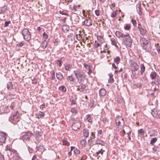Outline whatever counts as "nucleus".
Listing matches in <instances>:
<instances>
[{
	"mask_svg": "<svg viewBox=\"0 0 160 160\" xmlns=\"http://www.w3.org/2000/svg\"><path fill=\"white\" fill-rule=\"evenodd\" d=\"M69 30V27L67 25H64L62 27V30L64 32H68Z\"/></svg>",
	"mask_w": 160,
	"mask_h": 160,
	"instance_id": "obj_15",
	"label": "nucleus"
},
{
	"mask_svg": "<svg viewBox=\"0 0 160 160\" xmlns=\"http://www.w3.org/2000/svg\"><path fill=\"white\" fill-rule=\"evenodd\" d=\"M96 144H99L101 145H103L104 144V142L100 139H98L95 142Z\"/></svg>",
	"mask_w": 160,
	"mask_h": 160,
	"instance_id": "obj_23",
	"label": "nucleus"
},
{
	"mask_svg": "<svg viewBox=\"0 0 160 160\" xmlns=\"http://www.w3.org/2000/svg\"><path fill=\"white\" fill-rule=\"evenodd\" d=\"M84 24L87 26H90L92 25V20L90 19H87L84 21Z\"/></svg>",
	"mask_w": 160,
	"mask_h": 160,
	"instance_id": "obj_10",
	"label": "nucleus"
},
{
	"mask_svg": "<svg viewBox=\"0 0 160 160\" xmlns=\"http://www.w3.org/2000/svg\"><path fill=\"white\" fill-rule=\"evenodd\" d=\"M0 160H5L3 156L0 155Z\"/></svg>",
	"mask_w": 160,
	"mask_h": 160,
	"instance_id": "obj_64",
	"label": "nucleus"
},
{
	"mask_svg": "<svg viewBox=\"0 0 160 160\" xmlns=\"http://www.w3.org/2000/svg\"><path fill=\"white\" fill-rule=\"evenodd\" d=\"M78 6H77L76 5H74L73 6V7L71 8V10L74 12L77 11L78 7Z\"/></svg>",
	"mask_w": 160,
	"mask_h": 160,
	"instance_id": "obj_35",
	"label": "nucleus"
},
{
	"mask_svg": "<svg viewBox=\"0 0 160 160\" xmlns=\"http://www.w3.org/2000/svg\"><path fill=\"white\" fill-rule=\"evenodd\" d=\"M103 150H102V149H101L100 150L98 151L96 153L97 155H99V154L101 153V154L102 155L103 154Z\"/></svg>",
	"mask_w": 160,
	"mask_h": 160,
	"instance_id": "obj_49",
	"label": "nucleus"
},
{
	"mask_svg": "<svg viewBox=\"0 0 160 160\" xmlns=\"http://www.w3.org/2000/svg\"><path fill=\"white\" fill-rule=\"evenodd\" d=\"M5 10H6L5 9L3 10V9L0 8V14L3 13Z\"/></svg>",
	"mask_w": 160,
	"mask_h": 160,
	"instance_id": "obj_61",
	"label": "nucleus"
},
{
	"mask_svg": "<svg viewBox=\"0 0 160 160\" xmlns=\"http://www.w3.org/2000/svg\"><path fill=\"white\" fill-rule=\"evenodd\" d=\"M149 133L150 137L157 136L158 134V132L154 130H151Z\"/></svg>",
	"mask_w": 160,
	"mask_h": 160,
	"instance_id": "obj_19",
	"label": "nucleus"
},
{
	"mask_svg": "<svg viewBox=\"0 0 160 160\" xmlns=\"http://www.w3.org/2000/svg\"><path fill=\"white\" fill-rule=\"evenodd\" d=\"M145 67L143 64H141V73L142 74L144 71Z\"/></svg>",
	"mask_w": 160,
	"mask_h": 160,
	"instance_id": "obj_30",
	"label": "nucleus"
},
{
	"mask_svg": "<svg viewBox=\"0 0 160 160\" xmlns=\"http://www.w3.org/2000/svg\"><path fill=\"white\" fill-rule=\"evenodd\" d=\"M47 44L48 43L47 41H46V40H45L41 44L40 47V49L41 48H42L43 49L47 47Z\"/></svg>",
	"mask_w": 160,
	"mask_h": 160,
	"instance_id": "obj_18",
	"label": "nucleus"
},
{
	"mask_svg": "<svg viewBox=\"0 0 160 160\" xmlns=\"http://www.w3.org/2000/svg\"><path fill=\"white\" fill-rule=\"evenodd\" d=\"M124 28L126 30H129L130 28V27L128 25H127L124 27Z\"/></svg>",
	"mask_w": 160,
	"mask_h": 160,
	"instance_id": "obj_55",
	"label": "nucleus"
},
{
	"mask_svg": "<svg viewBox=\"0 0 160 160\" xmlns=\"http://www.w3.org/2000/svg\"><path fill=\"white\" fill-rule=\"evenodd\" d=\"M156 75L157 74L155 72H152L150 74V77L152 79H154L156 78Z\"/></svg>",
	"mask_w": 160,
	"mask_h": 160,
	"instance_id": "obj_28",
	"label": "nucleus"
},
{
	"mask_svg": "<svg viewBox=\"0 0 160 160\" xmlns=\"http://www.w3.org/2000/svg\"><path fill=\"white\" fill-rule=\"evenodd\" d=\"M120 61V58L119 57H117L114 59V62L117 64H118Z\"/></svg>",
	"mask_w": 160,
	"mask_h": 160,
	"instance_id": "obj_26",
	"label": "nucleus"
},
{
	"mask_svg": "<svg viewBox=\"0 0 160 160\" xmlns=\"http://www.w3.org/2000/svg\"><path fill=\"white\" fill-rule=\"evenodd\" d=\"M67 79L68 80H70L71 81H72V82L74 81V78L73 77L72 75H71L70 76H68L67 77Z\"/></svg>",
	"mask_w": 160,
	"mask_h": 160,
	"instance_id": "obj_31",
	"label": "nucleus"
},
{
	"mask_svg": "<svg viewBox=\"0 0 160 160\" xmlns=\"http://www.w3.org/2000/svg\"><path fill=\"white\" fill-rule=\"evenodd\" d=\"M97 39L100 42H103V38L101 36H97Z\"/></svg>",
	"mask_w": 160,
	"mask_h": 160,
	"instance_id": "obj_41",
	"label": "nucleus"
},
{
	"mask_svg": "<svg viewBox=\"0 0 160 160\" xmlns=\"http://www.w3.org/2000/svg\"><path fill=\"white\" fill-rule=\"evenodd\" d=\"M70 101L71 102H72V103H71L72 105L75 104L76 103H75V100H74L73 99L71 98V99H70Z\"/></svg>",
	"mask_w": 160,
	"mask_h": 160,
	"instance_id": "obj_48",
	"label": "nucleus"
},
{
	"mask_svg": "<svg viewBox=\"0 0 160 160\" xmlns=\"http://www.w3.org/2000/svg\"><path fill=\"white\" fill-rule=\"evenodd\" d=\"M20 157L19 156L18 154H15L13 157V160H18Z\"/></svg>",
	"mask_w": 160,
	"mask_h": 160,
	"instance_id": "obj_38",
	"label": "nucleus"
},
{
	"mask_svg": "<svg viewBox=\"0 0 160 160\" xmlns=\"http://www.w3.org/2000/svg\"><path fill=\"white\" fill-rule=\"evenodd\" d=\"M118 13V11L116 10L113 12L111 14V16L112 18L115 17Z\"/></svg>",
	"mask_w": 160,
	"mask_h": 160,
	"instance_id": "obj_32",
	"label": "nucleus"
},
{
	"mask_svg": "<svg viewBox=\"0 0 160 160\" xmlns=\"http://www.w3.org/2000/svg\"><path fill=\"white\" fill-rule=\"evenodd\" d=\"M37 80L35 78H34L33 80H32V83L33 84H36L37 83Z\"/></svg>",
	"mask_w": 160,
	"mask_h": 160,
	"instance_id": "obj_57",
	"label": "nucleus"
},
{
	"mask_svg": "<svg viewBox=\"0 0 160 160\" xmlns=\"http://www.w3.org/2000/svg\"><path fill=\"white\" fill-rule=\"evenodd\" d=\"M74 152L75 154H79L80 153V152L79 150L77 149H76L74 150Z\"/></svg>",
	"mask_w": 160,
	"mask_h": 160,
	"instance_id": "obj_47",
	"label": "nucleus"
},
{
	"mask_svg": "<svg viewBox=\"0 0 160 160\" xmlns=\"http://www.w3.org/2000/svg\"><path fill=\"white\" fill-rule=\"evenodd\" d=\"M59 89L60 90H61L63 92H65L66 90V88L63 86L59 87Z\"/></svg>",
	"mask_w": 160,
	"mask_h": 160,
	"instance_id": "obj_33",
	"label": "nucleus"
},
{
	"mask_svg": "<svg viewBox=\"0 0 160 160\" xmlns=\"http://www.w3.org/2000/svg\"><path fill=\"white\" fill-rule=\"evenodd\" d=\"M95 137V135L94 133L93 132H92L91 133V135L90 136V138L91 139H93Z\"/></svg>",
	"mask_w": 160,
	"mask_h": 160,
	"instance_id": "obj_54",
	"label": "nucleus"
},
{
	"mask_svg": "<svg viewBox=\"0 0 160 160\" xmlns=\"http://www.w3.org/2000/svg\"><path fill=\"white\" fill-rule=\"evenodd\" d=\"M116 122L118 125L121 127H122L124 124V122L123 118L121 116L117 117L116 119Z\"/></svg>",
	"mask_w": 160,
	"mask_h": 160,
	"instance_id": "obj_5",
	"label": "nucleus"
},
{
	"mask_svg": "<svg viewBox=\"0 0 160 160\" xmlns=\"http://www.w3.org/2000/svg\"><path fill=\"white\" fill-rule=\"evenodd\" d=\"M151 114L154 117H155L156 116V114L155 113L154 111L153 110L152 111Z\"/></svg>",
	"mask_w": 160,
	"mask_h": 160,
	"instance_id": "obj_63",
	"label": "nucleus"
},
{
	"mask_svg": "<svg viewBox=\"0 0 160 160\" xmlns=\"http://www.w3.org/2000/svg\"><path fill=\"white\" fill-rule=\"evenodd\" d=\"M116 35L118 38H123L125 37V35L119 31H117L115 32Z\"/></svg>",
	"mask_w": 160,
	"mask_h": 160,
	"instance_id": "obj_11",
	"label": "nucleus"
},
{
	"mask_svg": "<svg viewBox=\"0 0 160 160\" xmlns=\"http://www.w3.org/2000/svg\"><path fill=\"white\" fill-rule=\"evenodd\" d=\"M131 70L135 72L137 71L139 68V66L138 64L132 60H130L129 62Z\"/></svg>",
	"mask_w": 160,
	"mask_h": 160,
	"instance_id": "obj_4",
	"label": "nucleus"
},
{
	"mask_svg": "<svg viewBox=\"0 0 160 160\" xmlns=\"http://www.w3.org/2000/svg\"><path fill=\"white\" fill-rule=\"evenodd\" d=\"M93 118L91 117V115L88 114L86 115V120L90 122L92 121Z\"/></svg>",
	"mask_w": 160,
	"mask_h": 160,
	"instance_id": "obj_16",
	"label": "nucleus"
},
{
	"mask_svg": "<svg viewBox=\"0 0 160 160\" xmlns=\"http://www.w3.org/2000/svg\"><path fill=\"white\" fill-rule=\"evenodd\" d=\"M40 108L42 110L44 109L45 108V105L44 104H42L41 105L40 107Z\"/></svg>",
	"mask_w": 160,
	"mask_h": 160,
	"instance_id": "obj_58",
	"label": "nucleus"
},
{
	"mask_svg": "<svg viewBox=\"0 0 160 160\" xmlns=\"http://www.w3.org/2000/svg\"><path fill=\"white\" fill-rule=\"evenodd\" d=\"M140 42L142 46L146 45L148 43H150L144 38H142L141 39Z\"/></svg>",
	"mask_w": 160,
	"mask_h": 160,
	"instance_id": "obj_12",
	"label": "nucleus"
},
{
	"mask_svg": "<svg viewBox=\"0 0 160 160\" xmlns=\"http://www.w3.org/2000/svg\"><path fill=\"white\" fill-rule=\"evenodd\" d=\"M62 142H63V144L64 145H67L68 142L67 141L65 140H62Z\"/></svg>",
	"mask_w": 160,
	"mask_h": 160,
	"instance_id": "obj_56",
	"label": "nucleus"
},
{
	"mask_svg": "<svg viewBox=\"0 0 160 160\" xmlns=\"http://www.w3.org/2000/svg\"><path fill=\"white\" fill-rule=\"evenodd\" d=\"M10 152L11 155L12 153H15V154H17V151L14 149H11Z\"/></svg>",
	"mask_w": 160,
	"mask_h": 160,
	"instance_id": "obj_44",
	"label": "nucleus"
},
{
	"mask_svg": "<svg viewBox=\"0 0 160 160\" xmlns=\"http://www.w3.org/2000/svg\"><path fill=\"white\" fill-rule=\"evenodd\" d=\"M99 94L100 96H104L106 94V91L104 89H101L99 91Z\"/></svg>",
	"mask_w": 160,
	"mask_h": 160,
	"instance_id": "obj_17",
	"label": "nucleus"
},
{
	"mask_svg": "<svg viewBox=\"0 0 160 160\" xmlns=\"http://www.w3.org/2000/svg\"><path fill=\"white\" fill-rule=\"evenodd\" d=\"M157 141V138H152L150 141V143L151 144H153Z\"/></svg>",
	"mask_w": 160,
	"mask_h": 160,
	"instance_id": "obj_40",
	"label": "nucleus"
},
{
	"mask_svg": "<svg viewBox=\"0 0 160 160\" xmlns=\"http://www.w3.org/2000/svg\"><path fill=\"white\" fill-rule=\"evenodd\" d=\"M74 73L78 80L80 82H83L85 79V74L80 70H77Z\"/></svg>",
	"mask_w": 160,
	"mask_h": 160,
	"instance_id": "obj_1",
	"label": "nucleus"
},
{
	"mask_svg": "<svg viewBox=\"0 0 160 160\" xmlns=\"http://www.w3.org/2000/svg\"><path fill=\"white\" fill-rule=\"evenodd\" d=\"M37 149L38 151L40 152H43L44 150V148L42 145H40L39 146L37 147Z\"/></svg>",
	"mask_w": 160,
	"mask_h": 160,
	"instance_id": "obj_24",
	"label": "nucleus"
},
{
	"mask_svg": "<svg viewBox=\"0 0 160 160\" xmlns=\"http://www.w3.org/2000/svg\"><path fill=\"white\" fill-rule=\"evenodd\" d=\"M94 101L92 99L90 100V103L89 104V106L92 108L94 104Z\"/></svg>",
	"mask_w": 160,
	"mask_h": 160,
	"instance_id": "obj_43",
	"label": "nucleus"
},
{
	"mask_svg": "<svg viewBox=\"0 0 160 160\" xmlns=\"http://www.w3.org/2000/svg\"><path fill=\"white\" fill-rule=\"evenodd\" d=\"M10 22H10V21H8V22H5V27H7L8 26V24L9 23H10Z\"/></svg>",
	"mask_w": 160,
	"mask_h": 160,
	"instance_id": "obj_62",
	"label": "nucleus"
},
{
	"mask_svg": "<svg viewBox=\"0 0 160 160\" xmlns=\"http://www.w3.org/2000/svg\"><path fill=\"white\" fill-rule=\"evenodd\" d=\"M62 59L61 58L59 60L57 61L56 63L58 65L61 66H62Z\"/></svg>",
	"mask_w": 160,
	"mask_h": 160,
	"instance_id": "obj_36",
	"label": "nucleus"
},
{
	"mask_svg": "<svg viewBox=\"0 0 160 160\" xmlns=\"http://www.w3.org/2000/svg\"><path fill=\"white\" fill-rule=\"evenodd\" d=\"M7 137V135L5 132H0V142L5 143Z\"/></svg>",
	"mask_w": 160,
	"mask_h": 160,
	"instance_id": "obj_8",
	"label": "nucleus"
},
{
	"mask_svg": "<svg viewBox=\"0 0 160 160\" xmlns=\"http://www.w3.org/2000/svg\"><path fill=\"white\" fill-rule=\"evenodd\" d=\"M31 134L32 133L30 132H27L23 136L22 138L24 140H28L30 139Z\"/></svg>",
	"mask_w": 160,
	"mask_h": 160,
	"instance_id": "obj_9",
	"label": "nucleus"
},
{
	"mask_svg": "<svg viewBox=\"0 0 160 160\" xmlns=\"http://www.w3.org/2000/svg\"><path fill=\"white\" fill-rule=\"evenodd\" d=\"M11 148H10V147H7L6 148L5 150L6 151H9L10 152V151L11 150Z\"/></svg>",
	"mask_w": 160,
	"mask_h": 160,
	"instance_id": "obj_60",
	"label": "nucleus"
},
{
	"mask_svg": "<svg viewBox=\"0 0 160 160\" xmlns=\"http://www.w3.org/2000/svg\"><path fill=\"white\" fill-rule=\"evenodd\" d=\"M56 77L58 79L60 80H61L63 78L62 74L60 72L57 73Z\"/></svg>",
	"mask_w": 160,
	"mask_h": 160,
	"instance_id": "obj_21",
	"label": "nucleus"
},
{
	"mask_svg": "<svg viewBox=\"0 0 160 160\" xmlns=\"http://www.w3.org/2000/svg\"><path fill=\"white\" fill-rule=\"evenodd\" d=\"M125 37H124L123 39L125 44L128 47H131L132 45V40L129 36V34H127L125 35Z\"/></svg>",
	"mask_w": 160,
	"mask_h": 160,
	"instance_id": "obj_3",
	"label": "nucleus"
},
{
	"mask_svg": "<svg viewBox=\"0 0 160 160\" xmlns=\"http://www.w3.org/2000/svg\"><path fill=\"white\" fill-rule=\"evenodd\" d=\"M72 67V65L71 64H67L65 66V69L66 70H68L70 68H71Z\"/></svg>",
	"mask_w": 160,
	"mask_h": 160,
	"instance_id": "obj_37",
	"label": "nucleus"
},
{
	"mask_svg": "<svg viewBox=\"0 0 160 160\" xmlns=\"http://www.w3.org/2000/svg\"><path fill=\"white\" fill-rule=\"evenodd\" d=\"M19 113L18 111H16L14 112L13 115L11 116L9 118V120L11 122L14 120H15L16 121H19Z\"/></svg>",
	"mask_w": 160,
	"mask_h": 160,
	"instance_id": "obj_6",
	"label": "nucleus"
},
{
	"mask_svg": "<svg viewBox=\"0 0 160 160\" xmlns=\"http://www.w3.org/2000/svg\"><path fill=\"white\" fill-rule=\"evenodd\" d=\"M96 15L98 16L99 15V12L98 10H96L95 11Z\"/></svg>",
	"mask_w": 160,
	"mask_h": 160,
	"instance_id": "obj_59",
	"label": "nucleus"
},
{
	"mask_svg": "<svg viewBox=\"0 0 160 160\" xmlns=\"http://www.w3.org/2000/svg\"><path fill=\"white\" fill-rule=\"evenodd\" d=\"M86 86L84 84H81L79 85L78 88V90L82 92L86 88Z\"/></svg>",
	"mask_w": 160,
	"mask_h": 160,
	"instance_id": "obj_13",
	"label": "nucleus"
},
{
	"mask_svg": "<svg viewBox=\"0 0 160 160\" xmlns=\"http://www.w3.org/2000/svg\"><path fill=\"white\" fill-rule=\"evenodd\" d=\"M138 132L139 133L141 134V136H142V134L144 133V132L143 130L142 129H141L138 130Z\"/></svg>",
	"mask_w": 160,
	"mask_h": 160,
	"instance_id": "obj_46",
	"label": "nucleus"
},
{
	"mask_svg": "<svg viewBox=\"0 0 160 160\" xmlns=\"http://www.w3.org/2000/svg\"><path fill=\"white\" fill-rule=\"evenodd\" d=\"M22 34L23 38L26 41H28L31 39V34L28 29H23L22 31Z\"/></svg>",
	"mask_w": 160,
	"mask_h": 160,
	"instance_id": "obj_2",
	"label": "nucleus"
},
{
	"mask_svg": "<svg viewBox=\"0 0 160 160\" xmlns=\"http://www.w3.org/2000/svg\"><path fill=\"white\" fill-rule=\"evenodd\" d=\"M142 47L144 49L148 51H149L151 50V46L150 43H148L146 44V45L143 46Z\"/></svg>",
	"mask_w": 160,
	"mask_h": 160,
	"instance_id": "obj_14",
	"label": "nucleus"
},
{
	"mask_svg": "<svg viewBox=\"0 0 160 160\" xmlns=\"http://www.w3.org/2000/svg\"><path fill=\"white\" fill-rule=\"evenodd\" d=\"M131 22H132V23L134 27L137 26V22H136V20H135L134 19H132L131 20Z\"/></svg>",
	"mask_w": 160,
	"mask_h": 160,
	"instance_id": "obj_39",
	"label": "nucleus"
},
{
	"mask_svg": "<svg viewBox=\"0 0 160 160\" xmlns=\"http://www.w3.org/2000/svg\"><path fill=\"white\" fill-rule=\"evenodd\" d=\"M81 123L79 121L75 122L72 126V128L73 130L76 131L79 129L81 127Z\"/></svg>",
	"mask_w": 160,
	"mask_h": 160,
	"instance_id": "obj_7",
	"label": "nucleus"
},
{
	"mask_svg": "<svg viewBox=\"0 0 160 160\" xmlns=\"http://www.w3.org/2000/svg\"><path fill=\"white\" fill-rule=\"evenodd\" d=\"M43 35L44 38L45 39V40L48 38V36L47 34L46 33H43Z\"/></svg>",
	"mask_w": 160,
	"mask_h": 160,
	"instance_id": "obj_50",
	"label": "nucleus"
},
{
	"mask_svg": "<svg viewBox=\"0 0 160 160\" xmlns=\"http://www.w3.org/2000/svg\"><path fill=\"white\" fill-rule=\"evenodd\" d=\"M39 115L40 117L43 116L44 115V113L43 112H39Z\"/></svg>",
	"mask_w": 160,
	"mask_h": 160,
	"instance_id": "obj_53",
	"label": "nucleus"
},
{
	"mask_svg": "<svg viewBox=\"0 0 160 160\" xmlns=\"http://www.w3.org/2000/svg\"><path fill=\"white\" fill-rule=\"evenodd\" d=\"M84 66L85 68L87 69H88L89 68H91L90 66L88 64H84Z\"/></svg>",
	"mask_w": 160,
	"mask_h": 160,
	"instance_id": "obj_51",
	"label": "nucleus"
},
{
	"mask_svg": "<svg viewBox=\"0 0 160 160\" xmlns=\"http://www.w3.org/2000/svg\"><path fill=\"white\" fill-rule=\"evenodd\" d=\"M77 39L78 40H80L82 39V37L79 34L76 35Z\"/></svg>",
	"mask_w": 160,
	"mask_h": 160,
	"instance_id": "obj_45",
	"label": "nucleus"
},
{
	"mask_svg": "<svg viewBox=\"0 0 160 160\" xmlns=\"http://www.w3.org/2000/svg\"><path fill=\"white\" fill-rule=\"evenodd\" d=\"M139 30L141 34L143 35L145 34L146 31V30L142 28H140L139 29Z\"/></svg>",
	"mask_w": 160,
	"mask_h": 160,
	"instance_id": "obj_27",
	"label": "nucleus"
},
{
	"mask_svg": "<svg viewBox=\"0 0 160 160\" xmlns=\"http://www.w3.org/2000/svg\"><path fill=\"white\" fill-rule=\"evenodd\" d=\"M81 144L83 146H85L86 145L87 142L85 139H82L80 141Z\"/></svg>",
	"mask_w": 160,
	"mask_h": 160,
	"instance_id": "obj_29",
	"label": "nucleus"
},
{
	"mask_svg": "<svg viewBox=\"0 0 160 160\" xmlns=\"http://www.w3.org/2000/svg\"><path fill=\"white\" fill-rule=\"evenodd\" d=\"M110 79L108 80L109 82H110V83H112L113 82L114 80V79L112 78L113 75L112 73H110L108 75Z\"/></svg>",
	"mask_w": 160,
	"mask_h": 160,
	"instance_id": "obj_25",
	"label": "nucleus"
},
{
	"mask_svg": "<svg viewBox=\"0 0 160 160\" xmlns=\"http://www.w3.org/2000/svg\"><path fill=\"white\" fill-rule=\"evenodd\" d=\"M8 89L9 90H12L13 88V86L11 82H9L7 84Z\"/></svg>",
	"mask_w": 160,
	"mask_h": 160,
	"instance_id": "obj_22",
	"label": "nucleus"
},
{
	"mask_svg": "<svg viewBox=\"0 0 160 160\" xmlns=\"http://www.w3.org/2000/svg\"><path fill=\"white\" fill-rule=\"evenodd\" d=\"M111 41L112 44V45L115 46H117L116 42L115 39L114 38H112L111 39Z\"/></svg>",
	"mask_w": 160,
	"mask_h": 160,
	"instance_id": "obj_34",
	"label": "nucleus"
},
{
	"mask_svg": "<svg viewBox=\"0 0 160 160\" xmlns=\"http://www.w3.org/2000/svg\"><path fill=\"white\" fill-rule=\"evenodd\" d=\"M83 134L85 138H87L88 137L89 132L88 130L87 129H85L83 130Z\"/></svg>",
	"mask_w": 160,
	"mask_h": 160,
	"instance_id": "obj_20",
	"label": "nucleus"
},
{
	"mask_svg": "<svg viewBox=\"0 0 160 160\" xmlns=\"http://www.w3.org/2000/svg\"><path fill=\"white\" fill-rule=\"evenodd\" d=\"M127 129L128 130L127 132H126V131L124 129H123V131L124 133H126L128 135L130 133L129 128V127H127Z\"/></svg>",
	"mask_w": 160,
	"mask_h": 160,
	"instance_id": "obj_42",
	"label": "nucleus"
},
{
	"mask_svg": "<svg viewBox=\"0 0 160 160\" xmlns=\"http://www.w3.org/2000/svg\"><path fill=\"white\" fill-rule=\"evenodd\" d=\"M71 112H72V113L74 114H75L77 112L76 109H75V108H72L71 109Z\"/></svg>",
	"mask_w": 160,
	"mask_h": 160,
	"instance_id": "obj_52",
	"label": "nucleus"
}]
</instances>
